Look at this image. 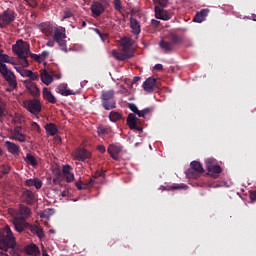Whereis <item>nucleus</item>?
Masks as SVG:
<instances>
[{
    "instance_id": "1",
    "label": "nucleus",
    "mask_w": 256,
    "mask_h": 256,
    "mask_svg": "<svg viewBox=\"0 0 256 256\" xmlns=\"http://www.w3.org/2000/svg\"><path fill=\"white\" fill-rule=\"evenodd\" d=\"M12 224L14 225L15 231L23 233L25 227H27V219L31 217V209L27 206H20L18 210H12Z\"/></svg>"
},
{
    "instance_id": "2",
    "label": "nucleus",
    "mask_w": 256,
    "mask_h": 256,
    "mask_svg": "<svg viewBox=\"0 0 256 256\" xmlns=\"http://www.w3.org/2000/svg\"><path fill=\"white\" fill-rule=\"evenodd\" d=\"M15 245L16 242L13 231H11L9 225H6L0 230V249L2 251L0 252V256H9L7 251H9V249L15 248Z\"/></svg>"
},
{
    "instance_id": "3",
    "label": "nucleus",
    "mask_w": 256,
    "mask_h": 256,
    "mask_svg": "<svg viewBox=\"0 0 256 256\" xmlns=\"http://www.w3.org/2000/svg\"><path fill=\"white\" fill-rule=\"evenodd\" d=\"M102 106L106 111H111L117 107V102H115V91L108 90L102 91Z\"/></svg>"
},
{
    "instance_id": "4",
    "label": "nucleus",
    "mask_w": 256,
    "mask_h": 256,
    "mask_svg": "<svg viewBox=\"0 0 256 256\" xmlns=\"http://www.w3.org/2000/svg\"><path fill=\"white\" fill-rule=\"evenodd\" d=\"M13 53L17 57H23L25 55H31V46L26 41L21 39L17 40L16 43L12 46Z\"/></svg>"
},
{
    "instance_id": "5",
    "label": "nucleus",
    "mask_w": 256,
    "mask_h": 256,
    "mask_svg": "<svg viewBox=\"0 0 256 256\" xmlns=\"http://www.w3.org/2000/svg\"><path fill=\"white\" fill-rule=\"evenodd\" d=\"M23 107L32 115H39V112L41 111V102L37 99L25 100L23 102Z\"/></svg>"
},
{
    "instance_id": "6",
    "label": "nucleus",
    "mask_w": 256,
    "mask_h": 256,
    "mask_svg": "<svg viewBox=\"0 0 256 256\" xmlns=\"http://www.w3.org/2000/svg\"><path fill=\"white\" fill-rule=\"evenodd\" d=\"M65 34V28H55L54 30V39L58 43L59 47H62V51H67V41H65L66 38Z\"/></svg>"
},
{
    "instance_id": "7",
    "label": "nucleus",
    "mask_w": 256,
    "mask_h": 256,
    "mask_svg": "<svg viewBox=\"0 0 256 256\" xmlns=\"http://www.w3.org/2000/svg\"><path fill=\"white\" fill-rule=\"evenodd\" d=\"M0 73L4 77L5 81H7L8 85H13L14 83H17V78L15 77V74L13 73V71L7 68V65H5V63H0Z\"/></svg>"
},
{
    "instance_id": "8",
    "label": "nucleus",
    "mask_w": 256,
    "mask_h": 256,
    "mask_svg": "<svg viewBox=\"0 0 256 256\" xmlns=\"http://www.w3.org/2000/svg\"><path fill=\"white\" fill-rule=\"evenodd\" d=\"M205 163H206V169L210 175H219V173H221V166L217 164L215 159L208 158L206 159Z\"/></svg>"
},
{
    "instance_id": "9",
    "label": "nucleus",
    "mask_w": 256,
    "mask_h": 256,
    "mask_svg": "<svg viewBox=\"0 0 256 256\" xmlns=\"http://www.w3.org/2000/svg\"><path fill=\"white\" fill-rule=\"evenodd\" d=\"M15 21V16L13 15V11L6 10L2 15H0V27L3 29L6 25L13 23Z\"/></svg>"
},
{
    "instance_id": "10",
    "label": "nucleus",
    "mask_w": 256,
    "mask_h": 256,
    "mask_svg": "<svg viewBox=\"0 0 256 256\" xmlns=\"http://www.w3.org/2000/svg\"><path fill=\"white\" fill-rule=\"evenodd\" d=\"M112 55L115 59H117V61H125L126 59H131V57H133V51L125 50V48H123L122 52L113 50Z\"/></svg>"
},
{
    "instance_id": "11",
    "label": "nucleus",
    "mask_w": 256,
    "mask_h": 256,
    "mask_svg": "<svg viewBox=\"0 0 256 256\" xmlns=\"http://www.w3.org/2000/svg\"><path fill=\"white\" fill-rule=\"evenodd\" d=\"M24 85L26 89L29 90V93L32 95V97H39V95H41L39 88L37 87V85H35V83H33V81L25 80Z\"/></svg>"
},
{
    "instance_id": "12",
    "label": "nucleus",
    "mask_w": 256,
    "mask_h": 256,
    "mask_svg": "<svg viewBox=\"0 0 256 256\" xmlns=\"http://www.w3.org/2000/svg\"><path fill=\"white\" fill-rule=\"evenodd\" d=\"M139 123V118L135 116V114H129L127 117V125L130 129H134L135 131H143L142 127L137 126Z\"/></svg>"
},
{
    "instance_id": "13",
    "label": "nucleus",
    "mask_w": 256,
    "mask_h": 256,
    "mask_svg": "<svg viewBox=\"0 0 256 256\" xmlns=\"http://www.w3.org/2000/svg\"><path fill=\"white\" fill-rule=\"evenodd\" d=\"M39 29L41 32L44 33V35H47V37H51L53 33H55V29H57L56 26H53L51 23H41L39 25Z\"/></svg>"
},
{
    "instance_id": "14",
    "label": "nucleus",
    "mask_w": 256,
    "mask_h": 256,
    "mask_svg": "<svg viewBox=\"0 0 256 256\" xmlns=\"http://www.w3.org/2000/svg\"><path fill=\"white\" fill-rule=\"evenodd\" d=\"M155 17L156 19H161L162 21H169L171 19V14L166 10L161 9L159 6H155Z\"/></svg>"
},
{
    "instance_id": "15",
    "label": "nucleus",
    "mask_w": 256,
    "mask_h": 256,
    "mask_svg": "<svg viewBox=\"0 0 256 256\" xmlns=\"http://www.w3.org/2000/svg\"><path fill=\"white\" fill-rule=\"evenodd\" d=\"M71 166L66 165L63 167L62 173L64 175V179L67 183H73L75 181V174L71 172Z\"/></svg>"
},
{
    "instance_id": "16",
    "label": "nucleus",
    "mask_w": 256,
    "mask_h": 256,
    "mask_svg": "<svg viewBox=\"0 0 256 256\" xmlns=\"http://www.w3.org/2000/svg\"><path fill=\"white\" fill-rule=\"evenodd\" d=\"M156 81L157 80L153 77L147 78L142 85L144 91H147V93H153Z\"/></svg>"
},
{
    "instance_id": "17",
    "label": "nucleus",
    "mask_w": 256,
    "mask_h": 256,
    "mask_svg": "<svg viewBox=\"0 0 256 256\" xmlns=\"http://www.w3.org/2000/svg\"><path fill=\"white\" fill-rule=\"evenodd\" d=\"M5 147L8 151V153H11V155H19V153L21 152V148L19 147V145L15 144L11 141H6Z\"/></svg>"
},
{
    "instance_id": "18",
    "label": "nucleus",
    "mask_w": 256,
    "mask_h": 256,
    "mask_svg": "<svg viewBox=\"0 0 256 256\" xmlns=\"http://www.w3.org/2000/svg\"><path fill=\"white\" fill-rule=\"evenodd\" d=\"M74 157L78 161H85V159H89V157H91V152L86 149H79L74 153Z\"/></svg>"
},
{
    "instance_id": "19",
    "label": "nucleus",
    "mask_w": 256,
    "mask_h": 256,
    "mask_svg": "<svg viewBox=\"0 0 256 256\" xmlns=\"http://www.w3.org/2000/svg\"><path fill=\"white\" fill-rule=\"evenodd\" d=\"M11 139L19 141L20 143H25V136L23 135V130L21 126L14 128V133L11 136Z\"/></svg>"
},
{
    "instance_id": "20",
    "label": "nucleus",
    "mask_w": 256,
    "mask_h": 256,
    "mask_svg": "<svg viewBox=\"0 0 256 256\" xmlns=\"http://www.w3.org/2000/svg\"><path fill=\"white\" fill-rule=\"evenodd\" d=\"M22 197H23V201L27 203V205H33V203L37 201V198H35V194L30 190L25 191Z\"/></svg>"
},
{
    "instance_id": "21",
    "label": "nucleus",
    "mask_w": 256,
    "mask_h": 256,
    "mask_svg": "<svg viewBox=\"0 0 256 256\" xmlns=\"http://www.w3.org/2000/svg\"><path fill=\"white\" fill-rule=\"evenodd\" d=\"M209 15V9H202L200 12L196 13L193 21L194 23H203L207 16Z\"/></svg>"
},
{
    "instance_id": "22",
    "label": "nucleus",
    "mask_w": 256,
    "mask_h": 256,
    "mask_svg": "<svg viewBox=\"0 0 256 256\" xmlns=\"http://www.w3.org/2000/svg\"><path fill=\"white\" fill-rule=\"evenodd\" d=\"M108 153L112 157V159H115V161H117L119 159V154L121 153V147L116 145H110L108 147Z\"/></svg>"
},
{
    "instance_id": "23",
    "label": "nucleus",
    "mask_w": 256,
    "mask_h": 256,
    "mask_svg": "<svg viewBox=\"0 0 256 256\" xmlns=\"http://www.w3.org/2000/svg\"><path fill=\"white\" fill-rule=\"evenodd\" d=\"M42 96H43V99L48 101V103H52V105H54V103H57V99L55 98L53 93H51V91H49L48 88H43Z\"/></svg>"
},
{
    "instance_id": "24",
    "label": "nucleus",
    "mask_w": 256,
    "mask_h": 256,
    "mask_svg": "<svg viewBox=\"0 0 256 256\" xmlns=\"http://www.w3.org/2000/svg\"><path fill=\"white\" fill-rule=\"evenodd\" d=\"M178 39L177 36H174L172 42L160 41L161 49H164V51H173V43H177Z\"/></svg>"
},
{
    "instance_id": "25",
    "label": "nucleus",
    "mask_w": 256,
    "mask_h": 256,
    "mask_svg": "<svg viewBox=\"0 0 256 256\" xmlns=\"http://www.w3.org/2000/svg\"><path fill=\"white\" fill-rule=\"evenodd\" d=\"M57 89L58 93L64 97H69V95H77V93L73 92V90L67 89V84H60L58 85Z\"/></svg>"
},
{
    "instance_id": "26",
    "label": "nucleus",
    "mask_w": 256,
    "mask_h": 256,
    "mask_svg": "<svg viewBox=\"0 0 256 256\" xmlns=\"http://www.w3.org/2000/svg\"><path fill=\"white\" fill-rule=\"evenodd\" d=\"M27 187H35L36 189H41L43 187V182L38 178H31L25 182Z\"/></svg>"
},
{
    "instance_id": "27",
    "label": "nucleus",
    "mask_w": 256,
    "mask_h": 256,
    "mask_svg": "<svg viewBox=\"0 0 256 256\" xmlns=\"http://www.w3.org/2000/svg\"><path fill=\"white\" fill-rule=\"evenodd\" d=\"M91 11H92L93 15H96V17H99V15H101L103 13V11H105V8L103 7V4H101L99 2H95L91 6Z\"/></svg>"
},
{
    "instance_id": "28",
    "label": "nucleus",
    "mask_w": 256,
    "mask_h": 256,
    "mask_svg": "<svg viewBox=\"0 0 256 256\" xmlns=\"http://www.w3.org/2000/svg\"><path fill=\"white\" fill-rule=\"evenodd\" d=\"M130 28L132 29V33H134V35H139V33H141V24H139L137 19L133 17L130 18Z\"/></svg>"
},
{
    "instance_id": "29",
    "label": "nucleus",
    "mask_w": 256,
    "mask_h": 256,
    "mask_svg": "<svg viewBox=\"0 0 256 256\" xmlns=\"http://www.w3.org/2000/svg\"><path fill=\"white\" fill-rule=\"evenodd\" d=\"M41 81L44 85H51V83H53V76H51L47 70H43L41 72Z\"/></svg>"
},
{
    "instance_id": "30",
    "label": "nucleus",
    "mask_w": 256,
    "mask_h": 256,
    "mask_svg": "<svg viewBox=\"0 0 256 256\" xmlns=\"http://www.w3.org/2000/svg\"><path fill=\"white\" fill-rule=\"evenodd\" d=\"M45 130L47 135L53 136V135H57L58 133V129H57V125L53 124V123H49L45 125Z\"/></svg>"
},
{
    "instance_id": "31",
    "label": "nucleus",
    "mask_w": 256,
    "mask_h": 256,
    "mask_svg": "<svg viewBox=\"0 0 256 256\" xmlns=\"http://www.w3.org/2000/svg\"><path fill=\"white\" fill-rule=\"evenodd\" d=\"M27 255H39V247L35 244H31L25 248Z\"/></svg>"
},
{
    "instance_id": "32",
    "label": "nucleus",
    "mask_w": 256,
    "mask_h": 256,
    "mask_svg": "<svg viewBox=\"0 0 256 256\" xmlns=\"http://www.w3.org/2000/svg\"><path fill=\"white\" fill-rule=\"evenodd\" d=\"M121 45L123 49H125L126 51H131V46L133 45V41L131 40V38L124 37L121 39Z\"/></svg>"
},
{
    "instance_id": "33",
    "label": "nucleus",
    "mask_w": 256,
    "mask_h": 256,
    "mask_svg": "<svg viewBox=\"0 0 256 256\" xmlns=\"http://www.w3.org/2000/svg\"><path fill=\"white\" fill-rule=\"evenodd\" d=\"M30 231L32 233H35V235H37V237H39L40 239L41 237L45 236V233H43V229L37 225H30Z\"/></svg>"
},
{
    "instance_id": "34",
    "label": "nucleus",
    "mask_w": 256,
    "mask_h": 256,
    "mask_svg": "<svg viewBox=\"0 0 256 256\" xmlns=\"http://www.w3.org/2000/svg\"><path fill=\"white\" fill-rule=\"evenodd\" d=\"M25 161L26 163H28V165H32V167H35L37 165V160L35 159V156L31 153L26 154Z\"/></svg>"
},
{
    "instance_id": "35",
    "label": "nucleus",
    "mask_w": 256,
    "mask_h": 256,
    "mask_svg": "<svg viewBox=\"0 0 256 256\" xmlns=\"http://www.w3.org/2000/svg\"><path fill=\"white\" fill-rule=\"evenodd\" d=\"M0 63H10L11 65H15V60L7 54H0Z\"/></svg>"
},
{
    "instance_id": "36",
    "label": "nucleus",
    "mask_w": 256,
    "mask_h": 256,
    "mask_svg": "<svg viewBox=\"0 0 256 256\" xmlns=\"http://www.w3.org/2000/svg\"><path fill=\"white\" fill-rule=\"evenodd\" d=\"M190 166H191V169L196 171V173H203V166L201 165V163L197 161H192L190 163Z\"/></svg>"
},
{
    "instance_id": "37",
    "label": "nucleus",
    "mask_w": 256,
    "mask_h": 256,
    "mask_svg": "<svg viewBox=\"0 0 256 256\" xmlns=\"http://www.w3.org/2000/svg\"><path fill=\"white\" fill-rule=\"evenodd\" d=\"M186 175L188 179H197L199 177V172L195 171L193 168L186 170Z\"/></svg>"
},
{
    "instance_id": "38",
    "label": "nucleus",
    "mask_w": 256,
    "mask_h": 256,
    "mask_svg": "<svg viewBox=\"0 0 256 256\" xmlns=\"http://www.w3.org/2000/svg\"><path fill=\"white\" fill-rule=\"evenodd\" d=\"M109 119L112 121V123H115L121 119V114H119V112L112 111L109 114Z\"/></svg>"
},
{
    "instance_id": "39",
    "label": "nucleus",
    "mask_w": 256,
    "mask_h": 256,
    "mask_svg": "<svg viewBox=\"0 0 256 256\" xmlns=\"http://www.w3.org/2000/svg\"><path fill=\"white\" fill-rule=\"evenodd\" d=\"M17 73L21 75V77H27L28 75H31V70H25L21 67H15Z\"/></svg>"
},
{
    "instance_id": "40",
    "label": "nucleus",
    "mask_w": 256,
    "mask_h": 256,
    "mask_svg": "<svg viewBox=\"0 0 256 256\" xmlns=\"http://www.w3.org/2000/svg\"><path fill=\"white\" fill-rule=\"evenodd\" d=\"M7 112V104L3 101H0V119L5 117V113Z\"/></svg>"
},
{
    "instance_id": "41",
    "label": "nucleus",
    "mask_w": 256,
    "mask_h": 256,
    "mask_svg": "<svg viewBox=\"0 0 256 256\" xmlns=\"http://www.w3.org/2000/svg\"><path fill=\"white\" fill-rule=\"evenodd\" d=\"M12 121L13 123L21 124L25 122V118L21 114H15Z\"/></svg>"
},
{
    "instance_id": "42",
    "label": "nucleus",
    "mask_w": 256,
    "mask_h": 256,
    "mask_svg": "<svg viewBox=\"0 0 256 256\" xmlns=\"http://www.w3.org/2000/svg\"><path fill=\"white\" fill-rule=\"evenodd\" d=\"M29 56L30 55L18 56L20 59V65H22V67H29V60H27V57Z\"/></svg>"
},
{
    "instance_id": "43",
    "label": "nucleus",
    "mask_w": 256,
    "mask_h": 256,
    "mask_svg": "<svg viewBox=\"0 0 256 256\" xmlns=\"http://www.w3.org/2000/svg\"><path fill=\"white\" fill-rule=\"evenodd\" d=\"M53 213H55V210L47 209L41 213V217H42V219H49V217H51V215H53Z\"/></svg>"
},
{
    "instance_id": "44",
    "label": "nucleus",
    "mask_w": 256,
    "mask_h": 256,
    "mask_svg": "<svg viewBox=\"0 0 256 256\" xmlns=\"http://www.w3.org/2000/svg\"><path fill=\"white\" fill-rule=\"evenodd\" d=\"M154 3L156 7H167V5H169V0H154Z\"/></svg>"
},
{
    "instance_id": "45",
    "label": "nucleus",
    "mask_w": 256,
    "mask_h": 256,
    "mask_svg": "<svg viewBox=\"0 0 256 256\" xmlns=\"http://www.w3.org/2000/svg\"><path fill=\"white\" fill-rule=\"evenodd\" d=\"M63 180L62 176H61V172H58L54 175L53 177V183L55 185H59V183H61V181Z\"/></svg>"
},
{
    "instance_id": "46",
    "label": "nucleus",
    "mask_w": 256,
    "mask_h": 256,
    "mask_svg": "<svg viewBox=\"0 0 256 256\" xmlns=\"http://www.w3.org/2000/svg\"><path fill=\"white\" fill-rule=\"evenodd\" d=\"M151 113V108H144L143 110H138V117H145V115H149Z\"/></svg>"
},
{
    "instance_id": "47",
    "label": "nucleus",
    "mask_w": 256,
    "mask_h": 256,
    "mask_svg": "<svg viewBox=\"0 0 256 256\" xmlns=\"http://www.w3.org/2000/svg\"><path fill=\"white\" fill-rule=\"evenodd\" d=\"M113 5L116 11H123V5L121 3V0H114Z\"/></svg>"
},
{
    "instance_id": "48",
    "label": "nucleus",
    "mask_w": 256,
    "mask_h": 256,
    "mask_svg": "<svg viewBox=\"0 0 256 256\" xmlns=\"http://www.w3.org/2000/svg\"><path fill=\"white\" fill-rule=\"evenodd\" d=\"M30 57H33L35 61H38V63H42V61H45V58L41 54L30 53Z\"/></svg>"
},
{
    "instance_id": "49",
    "label": "nucleus",
    "mask_w": 256,
    "mask_h": 256,
    "mask_svg": "<svg viewBox=\"0 0 256 256\" xmlns=\"http://www.w3.org/2000/svg\"><path fill=\"white\" fill-rule=\"evenodd\" d=\"M76 187L79 191H83V189H87L88 186H86V184H83V182L79 181L76 182Z\"/></svg>"
},
{
    "instance_id": "50",
    "label": "nucleus",
    "mask_w": 256,
    "mask_h": 256,
    "mask_svg": "<svg viewBox=\"0 0 256 256\" xmlns=\"http://www.w3.org/2000/svg\"><path fill=\"white\" fill-rule=\"evenodd\" d=\"M129 109L132 110L133 113H135V115H137L139 113V108H137V105L131 103L129 104Z\"/></svg>"
},
{
    "instance_id": "51",
    "label": "nucleus",
    "mask_w": 256,
    "mask_h": 256,
    "mask_svg": "<svg viewBox=\"0 0 256 256\" xmlns=\"http://www.w3.org/2000/svg\"><path fill=\"white\" fill-rule=\"evenodd\" d=\"M16 87H17V82H14L13 84H9V87L6 88V91L8 93H11V91H13Z\"/></svg>"
},
{
    "instance_id": "52",
    "label": "nucleus",
    "mask_w": 256,
    "mask_h": 256,
    "mask_svg": "<svg viewBox=\"0 0 256 256\" xmlns=\"http://www.w3.org/2000/svg\"><path fill=\"white\" fill-rule=\"evenodd\" d=\"M27 77H29L31 79V81H37V79H39V76L37 74L33 73L32 71H31V74L28 75Z\"/></svg>"
},
{
    "instance_id": "53",
    "label": "nucleus",
    "mask_w": 256,
    "mask_h": 256,
    "mask_svg": "<svg viewBox=\"0 0 256 256\" xmlns=\"http://www.w3.org/2000/svg\"><path fill=\"white\" fill-rule=\"evenodd\" d=\"M97 150H98L100 153H105V151H106L104 145H98V146H97Z\"/></svg>"
},
{
    "instance_id": "54",
    "label": "nucleus",
    "mask_w": 256,
    "mask_h": 256,
    "mask_svg": "<svg viewBox=\"0 0 256 256\" xmlns=\"http://www.w3.org/2000/svg\"><path fill=\"white\" fill-rule=\"evenodd\" d=\"M87 189H89L90 187H93V185H95V180L91 179L88 183L85 184Z\"/></svg>"
},
{
    "instance_id": "55",
    "label": "nucleus",
    "mask_w": 256,
    "mask_h": 256,
    "mask_svg": "<svg viewBox=\"0 0 256 256\" xmlns=\"http://www.w3.org/2000/svg\"><path fill=\"white\" fill-rule=\"evenodd\" d=\"M250 199L252 201H256V190L250 192Z\"/></svg>"
},
{
    "instance_id": "56",
    "label": "nucleus",
    "mask_w": 256,
    "mask_h": 256,
    "mask_svg": "<svg viewBox=\"0 0 256 256\" xmlns=\"http://www.w3.org/2000/svg\"><path fill=\"white\" fill-rule=\"evenodd\" d=\"M33 129H36V131H41V127H39V124L37 122H32Z\"/></svg>"
},
{
    "instance_id": "57",
    "label": "nucleus",
    "mask_w": 256,
    "mask_h": 256,
    "mask_svg": "<svg viewBox=\"0 0 256 256\" xmlns=\"http://www.w3.org/2000/svg\"><path fill=\"white\" fill-rule=\"evenodd\" d=\"M47 47H55V40H48V42L46 43Z\"/></svg>"
},
{
    "instance_id": "58",
    "label": "nucleus",
    "mask_w": 256,
    "mask_h": 256,
    "mask_svg": "<svg viewBox=\"0 0 256 256\" xmlns=\"http://www.w3.org/2000/svg\"><path fill=\"white\" fill-rule=\"evenodd\" d=\"M105 131H106L105 128L99 127L98 128V135H104Z\"/></svg>"
},
{
    "instance_id": "59",
    "label": "nucleus",
    "mask_w": 256,
    "mask_h": 256,
    "mask_svg": "<svg viewBox=\"0 0 256 256\" xmlns=\"http://www.w3.org/2000/svg\"><path fill=\"white\" fill-rule=\"evenodd\" d=\"M154 69H155L156 71H161V69H163V65H162V64H156V65L154 66Z\"/></svg>"
},
{
    "instance_id": "60",
    "label": "nucleus",
    "mask_w": 256,
    "mask_h": 256,
    "mask_svg": "<svg viewBox=\"0 0 256 256\" xmlns=\"http://www.w3.org/2000/svg\"><path fill=\"white\" fill-rule=\"evenodd\" d=\"M40 55H41L44 59H47V57H49V52H48V51H43Z\"/></svg>"
},
{
    "instance_id": "61",
    "label": "nucleus",
    "mask_w": 256,
    "mask_h": 256,
    "mask_svg": "<svg viewBox=\"0 0 256 256\" xmlns=\"http://www.w3.org/2000/svg\"><path fill=\"white\" fill-rule=\"evenodd\" d=\"M171 189L175 190V189H187V186H172Z\"/></svg>"
},
{
    "instance_id": "62",
    "label": "nucleus",
    "mask_w": 256,
    "mask_h": 256,
    "mask_svg": "<svg viewBox=\"0 0 256 256\" xmlns=\"http://www.w3.org/2000/svg\"><path fill=\"white\" fill-rule=\"evenodd\" d=\"M139 81H141V77L136 76L133 78V82L132 83H139Z\"/></svg>"
},
{
    "instance_id": "63",
    "label": "nucleus",
    "mask_w": 256,
    "mask_h": 256,
    "mask_svg": "<svg viewBox=\"0 0 256 256\" xmlns=\"http://www.w3.org/2000/svg\"><path fill=\"white\" fill-rule=\"evenodd\" d=\"M31 7H37V1L33 0L32 4H31Z\"/></svg>"
},
{
    "instance_id": "64",
    "label": "nucleus",
    "mask_w": 256,
    "mask_h": 256,
    "mask_svg": "<svg viewBox=\"0 0 256 256\" xmlns=\"http://www.w3.org/2000/svg\"><path fill=\"white\" fill-rule=\"evenodd\" d=\"M61 197H67V191H63V192L61 193Z\"/></svg>"
}]
</instances>
